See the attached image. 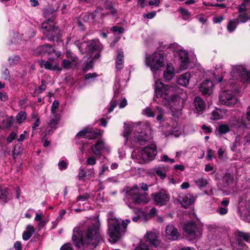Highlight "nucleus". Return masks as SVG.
Masks as SVG:
<instances>
[{
	"label": "nucleus",
	"mask_w": 250,
	"mask_h": 250,
	"mask_svg": "<svg viewBox=\"0 0 250 250\" xmlns=\"http://www.w3.org/2000/svg\"><path fill=\"white\" fill-rule=\"evenodd\" d=\"M98 75L96 73H88L85 75L84 78L85 80H90L96 78Z\"/></svg>",
	"instance_id": "obj_61"
},
{
	"label": "nucleus",
	"mask_w": 250,
	"mask_h": 250,
	"mask_svg": "<svg viewBox=\"0 0 250 250\" xmlns=\"http://www.w3.org/2000/svg\"><path fill=\"white\" fill-rule=\"evenodd\" d=\"M72 62H74L70 60L64 59L62 61V65L64 68L69 69L71 67Z\"/></svg>",
	"instance_id": "obj_46"
},
{
	"label": "nucleus",
	"mask_w": 250,
	"mask_h": 250,
	"mask_svg": "<svg viewBox=\"0 0 250 250\" xmlns=\"http://www.w3.org/2000/svg\"><path fill=\"white\" fill-rule=\"evenodd\" d=\"M104 148V143L101 140L97 141V143L91 147L93 153L99 157L102 156V150Z\"/></svg>",
	"instance_id": "obj_20"
},
{
	"label": "nucleus",
	"mask_w": 250,
	"mask_h": 250,
	"mask_svg": "<svg viewBox=\"0 0 250 250\" xmlns=\"http://www.w3.org/2000/svg\"><path fill=\"white\" fill-rule=\"evenodd\" d=\"M157 110L158 113L156 118L157 120L159 122L164 121V110L159 106L157 107Z\"/></svg>",
	"instance_id": "obj_40"
},
{
	"label": "nucleus",
	"mask_w": 250,
	"mask_h": 250,
	"mask_svg": "<svg viewBox=\"0 0 250 250\" xmlns=\"http://www.w3.org/2000/svg\"><path fill=\"white\" fill-rule=\"evenodd\" d=\"M196 185L200 188L207 186L208 184V180L204 178H200L194 180Z\"/></svg>",
	"instance_id": "obj_33"
},
{
	"label": "nucleus",
	"mask_w": 250,
	"mask_h": 250,
	"mask_svg": "<svg viewBox=\"0 0 250 250\" xmlns=\"http://www.w3.org/2000/svg\"><path fill=\"white\" fill-rule=\"evenodd\" d=\"M8 191L6 188H0V202L2 204H5L7 201Z\"/></svg>",
	"instance_id": "obj_28"
},
{
	"label": "nucleus",
	"mask_w": 250,
	"mask_h": 250,
	"mask_svg": "<svg viewBox=\"0 0 250 250\" xmlns=\"http://www.w3.org/2000/svg\"><path fill=\"white\" fill-rule=\"evenodd\" d=\"M89 198V195L88 193H84L83 195H80L77 197V201H85Z\"/></svg>",
	"instance_id": "obj_51"
},
{
	"label": "nucleus",
	"mask_w": 250,
	"mask_h": 250,
	"mask_svg": "<svg viewBox=\"0 0 250 250\" xmlns=\"http://www.w3.org/2000/svg\"><path fill=\"white\" fill-rule=\"evenodd\" d=\"M224 19V16L222 15L214 17L213 18V22L214 23H220Z\"/></svg>",
	"instance_id": "obj_57"
},
{
	"label": "nucleus",
	"mask_w": 250,
	"mask_h": 250,
	"mask_svg": "<svg viewBox=\"0 0 250 250\" xmlns=\"http://www.w3.org/2000/svg\"><path fill=\"white\" fill-rule=\"evenodd\" d=\"M96 159L94 156L88 157L86 160V164L89 166H94L96 164Z\"/></svg>",
	"instance_id": "obj_47"
},
{
	"label": "nucleus",
	"mask_w": 250,
	"mask_h": 250,
	"mask_svg": "<svg viewBox=\"0 0 250 250\" xmlns=\"http://www.w3.org/2000/svg\"><path fill=\"white\" fill-rule=\"evenodd\" d=\"M111 30L115 33H122L124 32V28L120 26H113L111 28Z\"/></svg>",
	"instance_id": "obj_55"
},
{
	"label": "nucleus",
	"mask_w": 250,
	"mask_h": 250,
	"mask_svg": "<svg viewBox=\"0 0 250 250\" xmlns=\"http://www.w3.org/2000/svg\"><path fill=\"white\" fill-rule=\"evenodd\" d=\"M26 118V114L24 111H20L16 116L18 123H22Z\"/></svg>",
	"instance_id": "obj_38"
},
{
	"label": "nucleus",
	"mask_w": 250,
	"mask_h": 250,
	"mask_svg": "<svg viewBox=\"0 0 250 250\" xmlns=\"http://www.w3.org/2000/svg\"><path fill=\"white\" fill-rule=\"evenodd\" d=\"M140 125H127L125 128L123 136L126 138L125 142L130 139L131 143L134 142L139 145H144L147 143H151L152 137L149 134H147L142 131L139 132Z\"/></svg>",
	"instance_id": "obj_2"
},
{
	"label": "nucleus",
	"mask_w": 250,
	"mask_h": 250,
	"mask_svg": "<svg viewBox=\"0 0 250 250\" xmlns=\"http://www.w3.org/2000/svg\"><path fill=\"white\" fill-rule=\"evenodd\" d=\"M222 181L224 187H227L231 184L233 182V177L230 174H225L222 177Z\"/></svg>",
	"instance_id": "obj_31"
},
{
	"label": "nucleus",
	"mask_w": 250,
	"mask_h": 250,
	"mask_svg": "<svg viewBox=\"0 0 250 250\" xmlns=\"http://www.w3.org/2000/svg\"><path fill=\"white\" fill-rule=\"evenodd\" d=\"M169 197L164 190H161L159 192L153 195V200L156 205L162 206L167 204L169 201Z\"/></svg>",
	"instance_id": "obj_16"
},
{
	"label": "nucleus",
	"mask_w": 250,
	"mask_h": 250,
	"mask_svg": "<svg viewBox=\"0 0 250 250\" xmlns=\"http://www.w3.org/2000/svg\"><path fill=\"white\" fill-rule=\"evenodd\" d=\"M190 78V73L186 72L180 76L178 80V83L180 85L187 87L188 85Z\"/></svg>",
	"instance_id": "obj_23"
},
{
	"label": "nucleus",
	"mask_w": 250,
	"mask_h": 250,
	"mask_svg": "<svg viewBox=\"0 0 250 250\" xmlns=\"http://www.w3.org/2000/svg\"><path fill=\"white\" fill-rule=\"evenodd\" d=\"M60 250H72L71 244L70 243L65 244L61 248Z\"/></svg>",
	"instance_id": "obj_64"
},
{
	"label": "nucleus",
	"mask_w": 250,
	"mask_h": 250,
	"mask_svg": "<svg viewBox=\"0 0 250 250\" xmlns=\"http://www.w3.org/2000/svg\"><path fill=\"white\" fill-rule=\"evenodd\" d=\"M194 104L195 108L198 112H202L205 109V103L200 97H196L194 98Z\"/></svg>",
	"instance_id": "obj_22"
},
{
	"label": "nucleus",
	"mask_w": 250,
	"mask_h": 250,
	"mask_svg": "<svg viewBox=\"0 0 250 250\" xmlns=\"http://www.w3.org/2000/svg\"><path fill=\"white\" fill-rule=\"evenodd\" d=\"M2 78L3 79L6 80H9L10 77L9 74V72L8 70L6 68L5 70L2 73Z\"/></svg>",
	"instance_id": "obj_62"
},
{
	"label": "nucleus",
	"mask_w": 250,
	"mask_h": 250,
	"mask_svg": "<svg viewBox=\"0 0 250 250\" xmlns=\"http://www.w3.org/2000/svg\"><path fill=\"white\" fill-rule=\"evenodd\" d=\"M124 67V52L122 50L118 51V56L116 60V67L118 70H121Z\"/></svg>",
	"instance_id": "obj_26"
},
{
	"label": "nucleus",
	"mask_w": 250,
	"mask_h": 250,
	"mask_svg": "<svg viewBox=\"0 0 250 250\" xmlns=\"http://www.w3.org/2000/svg\"><path fill=\"white\" fill-rule=\"evenodd\" d=\"M250 1V0H244L243 2L238 6V9L239 13H242L243 12L246 11L247 8L246 7V5Z\"/></svg>",
	"instance_id": "obj_44"
},
{
	"label": "nucleus",
	"mask_w": 250,
	"mask_h": 250,
	"mask_svg": "<svg viewBox=\"0 0 250 250\" xmlns=\"http://www.w3.org/2000/svg\"><path fill=\"white\" fill-rule=\"evenodd\" d=\"M104 7L106 9L110 10L111 13L113 15H116L117 14L116 10L113 7L112 2L109 0H106L104 3Z\"/></svg>",
	"instance_id": "obj_36"
},
{
	"label": "nucleus",
	"mask_w": 250,
	"mask_h": 250,
	"mask_svg": "<svg viewBox=\"0 0 250 250\" xmlns=\"http://www.w3.org/2000/svg\"><path fill=\"white\" fill-rule=\"evenodd\" d=\"M217 212L221 215H225L228 213V209L226 207H219Z\"/></svg>",
	"instance_id": "obj_52"
},
{
	"label": "nucleus",
	"mask_w": 250,
	"mask_h": 250,
	"mask_svg": "<svg viewBox=\"0 0 250 250\" xmlns=\"http://www.w3.org/2000/svg\"><path fill=\"white\" fill-rule=\"evenodd\" d=\"M130 222L129 219L123 220L122 227L120 223L117 220L110 222L108 224L109 241L112 243H115L122 238L125 233L127 226Z\"/></svg>",
	"instance_id": "obj_4"
},
{
	"label": "nucleus",
	"mask_w": 250,
	"mask_h": 250,
	"mask_svg": "<svg viewBox=\"0 0 250 250\" xmlns=\"http://www.w3.org/2000/svg\"><path fill=\"white\" fill-rule=\"evenodd\" d=\"M179 11L180 12L183 16L188 17L190 16V13L187 10L183 8H180L179 9Z\"/></svg>",
	"instance_id": "obj_60"
},
{
	"label": "nucleus",
	"mask_w": 250,
	"mask_h": 250,
	"mask_svg": "<svg viewBox=\"0 0 250 250\" xmlns=\"http://www.w3.org/2000/svg\"><path fill=\"white\" fill-rule=\"evenodd\" d=\"M156 15V12L155 11H153L150 13H148L147 14H144L143 15V17L144 18H147L148 19H151L153 18Z\"/></svg>",
	"instance_id": "obj_58"
},
{
	"label": "nucleus",
	"mask_w": 250,
	"mask_h": 250,
	"mask_svg": "<svg viewBox=\"0 0 250 250\" xmlns=\"http://www.w3.org/2000/svg\"><path fill=\"white\" fill-rule=\"evenodd\" d=\"M98 42L96 41H91L87 45V49L89 52H92L98 48Z\"/></svg>",
	"instance_id": "obj_37"
},
{
	"label": "nucleus",
	"mask_w": 250,
	"mask_h": 250,
	"mask_svg": "<svg viewBox=\"0 0 250 250\" xmlns=\"http://www.w3.org/2000/svg\"><path fill=\"white\" fill-rule=\"evenodd\" d=\"M117 102L116 101L112 100L111 102L110 106L108 109V113L111 112L113 110L114 108L117 106Z\"/></svg>",
	"instance_id": "obj_63"
},
{
	"label": "nucleus",
	"mask_w": 250,
	"mask_h": 250,
	"mask_svg": "<svg viewBox=\"0 0 250 250\" xmlns=\"http://www.w3.org/2000/svg\"><path fill=\"white\" fill-rule=\"evenodd\" d=\"M146 64L149 66L152 71H156L163 66L164 64V57L163 54L158 52L154 53L151 56L146 57Z\"/></svg>",
	"instance_id": "obj_7"
},
{
	"label": "nucleus",
	"mask_w": 250,
	"mask_h": 250,
	"mask_svg": "<svg viewBox=\"0 0 250 250\" xmlns=\"http://www.w3.org/2000/svg\"><path fill=\"white\" fill-rule=\"evenodd\" d=\"M236 236L238 239H242L247 242L250 243V234L240 231L235 232Z\"/></svg>",
	"instance_id": "obj_29"
},
{
	"label": "nucleus",
	"mask_w": 250,
	"mask_h": 250,
	"mask_svg": "<svg viewBox=\"0 0 250 250\" xmlns=\"http://www.w3.org/2000/svg\"><path fill=\"white\" fill-rule=\"evenodd\" d=\"M37 50L41 55H44L47 53L48 55H54L56 58H58L62 55L61 52L56 51L52 48L51 45L48 44L38 47Z\"/></svg>",
	"instance_id": "obj_15"
},
{
	"label": "nucleus",
	"mask_w": 250,
	"mask_h": 250,
	"mask_svg": "<svg viewBox=\"0 0 250 250\" xmlns=\"http://www.w3.org/2000/svg\"><path fill=\"white\" fill-rule=\"evenodd\" d=\"M219 100L222 104L233 106L237 102V99L230 90H224L219 94Z\"/></svg>",
	"instance_id": "obj_10"
},
{
	"label": "nucleus",
	"mask_w": 250,
	"mask_h": 250,
	"mask_svg": "<svg viewBox=\"0 0 250 250\" xmlns=\"http://www.w3.org/2000/svg\"><path fill=\"white\" fill-rule=\"evenodd\" d=\"M66 56L67 58L70 59V61L74 62H76L78 60L77 56L71 52L70 50H67L66 53Z\"/></svg>",
	"instance_id": "obj_43"
},
{
	"label": "nucleus",
	"mask_w": 250,
	"mask_h": 250,
	"mask_svg": "<svg viewBox=\"0 0 250 250\" xmlns=\"http://www.w3.org/2000/svg\"><path fill=\"white\" fill-rule=\"evenodd\" d=\"M53 20L49 19L42 23L41 32L50 41L58 39L59 30Z\"/></svg>",
	"instance_id": "obj_6"
},
{
	"label": "nucleus",
	"mask_w": 250,
	"mask_h": 250,
	"mask_svg": "<svg viewBox=\"0 0 250 250\" xmlns=\"http://www.w3.org/2000/svg\"><path fill=\"white\" fill-rule=\"evenodd\" d=\"M130 200L135 204H145L148 202L146 194L141 193L137 185H134L125 191L124 201L131 208Z\"/></svg>",
	"instance_id": "obj_5"
},
{
	"label": "nucleus",
	"mask_w": 250,
	"mask_h": 250,
	"mask_svg": "<svg viewBox=\"0 0 250 250\" xmlns=\"http://www.w3.org/2000/svg\"><path fill=\"white\" fill-rule=\"evenodd\" d=\"M237 19L239 20V23H245L250 19V17L246 14H240Z\"/></svg>",
	"instance_id": "obj_41"
},
{
	"label": "nucleus",
	"mask_w": 250,
	"mask_h": 250,
	"mask_svg": "<svg viewBox=\"0 0 250 250\" xmlns=\"http://www.w3.org/2000/svg\"><path fill=\"white\" fill-rule=\"evenodd\" d=\"M20 58L18 56H14L8 58V62L10 65H15L20 62Z\"/></svg>",
	"instance_id": "obj_39"
},
{
	"label": "nucleus",
	"mask_w": 250,
	"mask_h": 250,
	"mask_svg": "<svg viewBox=\"0 0 250 250\" xmlns=\"http://www.w3.org/2000/svg\"><path fill=\"white\" fill-rule=\"evenodd\" d=\"M146 239L152 245L155 246L157 244V236L155 233L153 232H147Z\"/></svg>",
	"instance_id": "obj_30"
},
{
	"label": "nucleus",
	"mask_w": 250,
	"mask_h": 250,
	"mask_svg": "<svg viewBox=\"0 0 250 250\" xmlns=\"http://www.w3.org/2000/svg\"><path fill=\"white\" fill-rule=\"evenodd\" d=\"M155 172L156 174L160 176L162 179H164L166 177V174L160 168H158L156 169Z\"/></svg>",
	"instance_id": "obj_54"
},
{
	"label": "nucleus",
	"mask_w": 250,
	"mask_h": 250,
	"mask_svg": "<svg viewBox=\"0 0 250 250\" xmlns=\"http://www.w3.org/2000/svg\"><path fill=\"white\" fill-rule=\"evenodd\" d=\"M174 69L173 65L170 63H168L166 69L164 71V78L166 81H169L174 77Z\"/></svg>",
	"instance_id": "obj_21"
},
{
	"label": "nucleus",
	"mask_w": 250,
	"mask_h": 250,
	"mask_svg": "<svg viewBox=\"0 0 250 250\" xmlns=\"http://www.w3.org/2000/svg\"><path fill=\"white\" fill-rule=\"evenodd\" d=\"M60 119V114H51L47 122L48 126L45 130L46 134H49L51 131L57 129Z\"/></svg>",
	"instance_id": "obj_13"
},
{
	"label": "nucleus",
	"mask_w": 250,
	"mask_h": 250,
	"mask_svg": "<svg viewBox=\"0 0 250 250\" xmlns=\"http://www.w3.org/2000/svg\"><path fill=\"white\" fill-rule=\"evenodd\" d=\"M164 236L167 239L175 241L178 239L179 233L173 225L169 224L166 227Z\"/></svg>",
	"instance_id": "obj_17"
},
{
	"label": "nucleus",
	"mask_w": 250,
	"mask_h": 250,
	"mask_svg": "<svg viewBox=\"0 0 250 250\" xmlns=\"http://www.w3.org/2000/svg\"><path fill=\"white\" fill-rule=\"evenodd\" d=\"M239 75L243 81H248L250 80V73L243 68H241V70L239 72Z\"/></svg>",
	"instance_id": "obj_34"
},
{
	"label": "nucleus",
	"mask_w": 250,
	"mask_h": 250,
	"mask_svg": "<svg viewBox=\"0 0 250 250\" xmlns=\"http://www.w3.org/2000/svg\"><path fill=\"white\" fill-rule=\"evenodd\" d=\"M100 134V131L97 129L84 128L79 131L76 136L82 138H87L88 139H93L97 138Z\"/></svg>",
	"instance_id": "obj_14"
},
{
	"label": "nucleus",
	"mask_w": 250,
	"mask_h": 250,
	"mask_svg": "<svg viewBox=\"0 0 250 250\" xmlns=\"http://www.w3.org/2000/svg\"><path fill=\"white\" fill-rule=\"evenodd\" d=\"M213 86V83L209 80H206L201 84L199 88L204 95H209L212 91Z\"/></svg>",
	"instance_id": "obj_19"
},
{
	"label": "nucleus",
	"mask_w": 250,
	"mask_h": 250,
	"mask_svg": "<svg viewBox=\"0 0 250 250\" xmlns=\"http://www.w3.org/2000/svg\"><path fill=\"white\" fill-rule=\"evenodd\" d=\"M156 149V146L154 144L145 147L139 155L141 158L139 163L142 164L153 160L157 153Z\"/></svg>",
	"instance_id": "obj_8"
},
{
	"label": "nucleus",
	"mask_w": 250,
	"mask_h": 250,
	"mask_svg": "<svg viewBox=\"0 0 250 250\" xmlns=\"http://www.w3.org/2000/svg\"><path fill=\"white\" fill-rule=\"evenodd\" d=\"M175 88L164 84L158 80L155 82V101L160 104L167 106L169 104V100L174 93Z\"/></svg>",
	"instance_id": "obj_3"
},
{
	"label": "nucleus",
	"mask_w": 250,
	"mask_h": 250,
	"mask_svg": "<svg viewBox=\"0 0 250 250\" xmlns=\"http://www.w3.org/2000/svg\"><path fill=\"white\" fill-rule=\"evenodd\" d=\"M233 125L238 129H250V105L248 108L246 114L241 119L235 120L233 123Z\"/></svg>",
	"instance_id": "obj_12"
},
{
	"label": "nucleus",
	"mask_w": 250,
	"mask_h": 250,
	"mask_svg": "<svg viewBox=\"0 0 250 250\" xmlns=\"http://www.w3.org/2000/svg\"><path fill=\"white\" fill-rule=\"evenodd\" d=\"M42 84L40 85L38 88H37L35 90V94H39L44 91L46 89V85L45 84V83L42 82Z\"/></svg>",
	"instance_id": "obj_45"
},
{
	"label": "nucleus",
	"mask_w": 250,
	"mask_h": 250,
	"mask_svg": "<svg viewBox=\"0 0 250 250\" xmlns=\"http://www.w3.org/2000/svg\"><path fill=\"white\" fill-rule=\"evenodd\" d=\"M144 114L148 117H154V113L149 107H146L144 110Z\"/></svg>",
	"instance_id": "obj_53"
},
{
	"label": "nucleus",
	"mask_w": 250,
	"mask_h": 250,
	"mask_svg": "<svg viewBox=\"0 0 250 250\" xmlns=\"http://www.w3.org/2000/svg\"><path fill=\"white\" fill-rule=\"evenodd\" d=\"M39 64L41 67H44L46 69L57 71H60L61 70L58 65H53V64L48 61H41L39 62Z\"/></svg>",
	"instance_id": "obj_25"
},
{
	"label": "nucleus",
	"mask_w": 250,
	"mask_h": 250,
	"mask_svg": "<svg viewBox=\"0 0 250 250\" xmlns=\"http://www.w3.org/2000/svg\"><path fill=\"white\" fill-rule=\"evenodd\" d=\"M99 227V221H96L88 228L85 238L82 237L80 230L74 229L72 237L74 245L82 250H93L97 246L100 238Z\"/></svg>",
	"instance_id": "obj_1"
},
{
	"label": "nucleus",
	"mask_w": 250,
	"mask_h": 250,
	"mask_svg": "<svg viewBox=\"0 0 250 250\" xmlns=\"http://www.w3.org/2000/svg\"><path fill=\"white\" fill-rule=\"evenodd\" d=\"M86 172L85 169L82 168L80 169L78 175V178L80 180H83L84 178L86 176Z\"/></svg>",
	"instance_id": "obj_48"
},
{
	"label": "nucleus",
	"mask_w": 250,
	"mask_h": 250,
	"mask_svg": "<svg viewBox=\"0 0 250 250\" xmlns=\"http://www.w3.org/2000/svg\"><path fill=\"white\" fill-rule=\"evenodd\" d=\"M223 117V114L220 109H216L213 110L211 114L210 119L212 120H217L221 119Z\"/></svg>",
	"instance_id": "obj_32"
},
{
	"label": "nucleus",
	"mask_w": 250,
	"mask_h": 250,
	"mask_svg": "<svg viewBox=\"0 0 250 250\" xmlns=\"http://www.w3.org/2000/svg\"><path fill=\"white\" fill-rule=\"evenodd\" d=\"M93 66V61H90L85 63V65L83 68V72H86L88 70L92 69Z\"/></svg>",
	"instance_id": "obj_50"
},
{
	"label": "nucleus",
	"mask_w": 250,
	"mask_h": 250,
	"mask_svg": "<svg viewBox=\"0 0 250 250\" xmlns=\"http://www.w3.org/2000/svg\"><path fill=\"white\" fill-rule=\"evenodd\" d=\"M17 137L16 133L11 132L10 135L7 138V141L8 143H11Z\"/></svg>",
	"instance_id": "obj_59"
},
{
	"label": "nucleus",
	"mask_w": 250,
	"mask_h": 250,
	"mask_svg": "<svg viewBox=\"0 0 250 250\" xmlns=\"http://www.w3.org/2000/svg\"><path fill=\"white\" fill-rule=\"evenodd\" d=\"M178 200L183 207L187 208L189 206L194 202L195 198L190 194H187L180 195Z\"/></svg>",
	"instance_id": "obj_18"
},
{
	"label": "nucleus",
	"mask_w": 250,
	"mask_h": 250,
	"mask_svg": "<svg viewBox=\"0 0 250 250\" xmlns=\"http://www.w3.org/2000/svg\"><path fill=\"white\" fill-rule=\"evenodd\" d=\"M134 250H149V249L146 243H141L135 248Z\"/></svg>",
	"instance_id": "obj_49"
},
{
	"label": "nucleus",
	"mask_w": 250,
	"mask_h": 250,
	"mask_svg": "<svg viewBox=\"0 0 250 250\" xmlns=\"http://www.w3.org/2000/svg\"><path fill=\"white\" fill-rule=\"evenodd\" d=\"M173 50V51L178 53V57L180 61V68L181 70H185L188 68L189 64V58L188 52L181 49V47L178 44L174 43L171 44L169 47Z\"/></svg>",
	"instance_id": "obj_9"
},
{
	"label": "nucleus",
	"mask_w": 250,
	"mask_h": 250,
	"mask_svg": "<svg viewBox=\"0 0 250 250\" xmlns=\"http://www.w3.org/2000/svg\"><path fill=\"white\" fill-rule=\"evenodd\" d=\"M58 167L61 170L66 169L67 167V164L65 161L62 160L58 163Z\"/></svg>",
	"instance_id": "obj_56"
},
{
	"label": "nucleus",
	"mask_w": 250,
	"mask_h": 250,
	"mask_svg": "<svg viewBox=\"0 0 250 250\" xmlns=\"http://www.w3.org/2000/svg\"><path fill=\"white\" fill-rule=\"evenodd\" d=\"M59 102L57 100H55L53 102L51 108V114H58L57 113V109L59 107Z\"/></svg>",
	"instance_id": "obj_42"
},
{
	"label": "nucleus",
	"mask_w": 250,
	"mask_h": 250,
	"mask_svg": "<svg viewBox=\"0 0 250 250\" xmlns=\"http://www.w3.org/2000/svg\"><path fill=\"white\" fill-rule=\"evenodd\" d=\"M183 229L191 239L198 238L201 234V232L197 225L192 222H188L185 224Z\"/></svg>",
	"instance_id": "obj_11"
},
{
	"label": "nucleus",
	"mask_w": 250,
	"mask_h": 250,
	"mask_svg": "<svg viewBox=\"0 0 250 250\" xmlns=\"http://www.w3.org/2000/svg\"><path fill=\"white\" fill-rule=\"evenodd\" d=\"M35 231V229L33 226L31 225H28L26 227V230L22 234L23 240L27 241L29 239Z\"/></svg>",
	"instance_id": "obj_24"
},
{
	"label": "nucleus",
	"mask_w": 250,
	"mask_h": 250,
	"mask_svg": "<svg viewBox=\"0 0 250 250\" xmlns=\"http://www.w3.org/2000/svg\"><path fill=\"white\" fill-rule=\"evenodd\" d=\"M239 24V21L238 19H233L229 20L227 27L228 31L230 33L233 32Z\"/></svg>",
	"instance_id": "obj_27"
},
{
	"label": "nucleus",
	"mask_w": 250,
	"mask_h": 250,
	"mask_svg": "<svg viewBox=\"0 0 250 250\" xmlns=\"http://www.w3.org/2000/svg\"><path fill=\"white\" fill-rule=\"evenodd\" d=\"M217 130L218 133L222 135L229 132L230 129L228 125L221 124L219 125Z\"/></svg>",
	"instance_id": "obj_35"
}]
</instances>
